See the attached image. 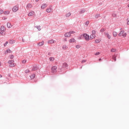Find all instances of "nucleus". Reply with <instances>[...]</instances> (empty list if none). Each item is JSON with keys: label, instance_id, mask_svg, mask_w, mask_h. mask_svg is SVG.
I'll use <instances>...</instances> for the list:
<instances>
[{"label": "nucleus", "instance_id": "obj_44", "mask_svg": "<svg viewBox=\"0 0 129 129\" xmlns=\"http://www.w3.org/2000/svg\"><path fill=\"white\" fill-rule=\"evenodd\" d=\"M2 77H3V76H2V75H0V78H2Z\"/></svg>", "mask_w": 129, "mask_h": 129}, {"label": "nucleus", "instance_id": "obj_12", "mask_svg": "<svg viewBox=\"0 0 129 129\" xmlns=\"http://www.w3.org/2000/svg\"><path fill=\"white\" fill-rule=\"evenodd\" d=\"M76 42V40L74 38H71L69 40V43H75Z\"/></svg>", "mask_w": 129, "mask_h": 129}, {"label": "nucleus", "instance_id": "obj_22", "mask_svg": "<svg viewBox=\"0 0 129 129\" xmlns=\"http://www.w3.org/2000/svg\"><path fill=\"white\" fill-rule=\"evenodd\" d=\"M7 27L10 29V28H12V24L11 23H7Z\"/></svg>", "mask_w": 129, "mask_h": 129}, {"label": "nucleus", "instance_id": "obj_20", "mask_svg": "<svg viewBox=\"0 0 129 129\" xmlns=\"http://www.w3.org/2000/svg\"><path fill=\"white\" fill-rule=\"evenodd\" d=\"M113 37H116L117 36V32L114 31L113 32Z\"/></svg>", "mask_w": 129, "mask_h": 129}, {"label": "nucleus", "instance_id": "obj_15", "mask_svg": "<svg viewBox=\"0 0 129 129\" xmlns=\"http://www.w3.org/2000/svg\"><path fill=\"white\" fill-rule=\"evenodd\" d=\"M71 16V13L70 12H67L66 14V18H68Z\"/></svg>", "mask_w": 129, "mask_h": 129}, {"label": "nucleus", "instance_id": "obj_17", "mask_svg": "<svg viewBox=\"0 0 129 129\" xmlns=\"http://www.w3.org/2000/svg\"><path fill=\"white\" fill-rule=\"evenodd\" d=\"M32 4H28L27 6V9H31V8H32Z\"/></svg>", "mask_w": 129, "mask_h": 129}, {"label": "nucleus", "instance_id": "obj_39", "mask_svg": "<svg viewBox=\"0 0 129 129\" xmlns=\"http://www.w3.org/2000/svg\"><path fill=\"white\" fill-rule=\"evenodd\" d=\"M100 52H96V53H95V55H100Z\"/></svg>", "mask_w": 129, "mask_h": 129}, {"label": "nucleus", "instance_id": "obj_29", "mask_svg": "<svg viewBox=\"0 0 129 129\" xmlns=\"http://www.w3.org/2000/svg\"><path fill=\"white\" fill-rule=\"evenodd\" d=\"M8 53H11V50H10V49L7 50L5 52V54H8Z\"/></svg>", "mask_w": 129, "mask_h": 129}, {"label": "nucleus", "instance_id": "obj_1", "mask_svg": "<svg viewBox=\"0 0 129 129\" xmlns=\"http://www.w3.org/2000/svg\"><path fill=\"white\" fill-rule=\"evenodd\" d=\"M118 36H119V37H126V33L124 32V30H122L118 34Z\"/></svg>", "mask_w": 129, "mask_h": 129}, {"label": "nucleus", "instance_id": "obj_23", "mask_svg": "<svg viewBox=\"0 0 129 129\" xmlns=\"http://www.w3.org/2000/svg\"><path fill=\"white\" fill-rule=\"evenodd\" d=\"M9 43H10V44H15V40H11L9 41Z\"/></svg>", "mask_w": 129, "mask_h": 129}, {"label": "nucleus", "instance_id": "obj_16", "mask_svg": "<svg viewBox=\"0 0 129 129\" xmlns=\"http://www.w3.org/2000/svg\"><path fill=\"white\" fill-rule=\"evenodd\" d=\"M62 49L63 50H67V49H68V46L66 45H63L62 46Z\"/></svg>", "mask_w": 129, "mask_h": 129}, {"label": "nucleus", "instance_id": "obj_24", "mask_svg": "<svg viewBox=\"0 0 129 129\" xmlns=\"http://www.w3.org/2000/svg\"><path fill=\"white\" fill-rule=\"evenodd\" d=\"M36 75L35 74H33V75H31L30 76V78H31V79H34V78H35Z\"/></svg>", "mask_w": 129, "mask_h": 129}, {"label": "nucleus", "instance_id": "obj_31", "mask_svg": "<svg viewBox=\"0 0 129 129\" xmlns=\"http://www.w3.org/2000/svg\"><path fill=\"white\" fill-rule=\"evenodd\" d=\"M115 51H116V49H114V48H112L111 49V52H115Z\"/></svg>", "mask_w": 129, "mask_h": 129}, {"label": "nucleus", "instance_id": "obj_18", "mask_svg": "<svg viewBox=\"0 0 129 129\" xmlns=\"http://www.w3.org/2000/svg\"><path fill=\"white\" fill-rule=\"evenodd\" d=\"M49 60L51 62H52V61H54V60H55V58H54L53 57H50L49 58Z\"/></svg>", "mask_w": 129, "mask_h": 129}, {"label": "nucleus", "instance_id": "obj_4", "mask_svg": "<svg viewBox=\"0 0 129 129\" xmlns=\"http://www.w3.org/2000/svg\"><path fill=\"white\" fill-rule=\"evenodd\" d=\"M6 31V28L4 26H2L0 28V34L4 35V32Z\"/></svg>", "mask_w": 129, "mask_h": 129}, {"label": "nucleus", "instance_id": "obj_34", "mask_svg": "<svg viewBox=\"0 0 129 129\" xmlns=\"http://www.w3.org/2000/svg\"><path fill=\"white\" fill-rule=\"evenodd\" d=\"M4 14V11L0 10V15H3Z\"/></svg>", "mask_w": 129, "mask_h": 129}, {"label": "nucleus", "instance_id": "obj_8", "mask_svg": "<svg viewBox=\"0 0 129 129\" xmlns=\"http://www.w3.org/2000/svg\"><path fill=\"white\" fill-rule=\"evenodd\" d=\"M84 37L85 38L86 41H89V35H87V34H84Z\"/></svg>", "mask_w": 129, "mask_h": 129}, {"label": "nucleus", "instance_id": "obj_14", "mask_svg": "<svg viewBox=\"0 0 129 129\" xmlns=\"http://www.w3.org/2000/svg\"><path fill=\"white\" fill-rule=\"evenodd\" d=\"M95 37H96V36L94 34H91L90 36V40H93V39H94V38H95Z\"/></svg>", "mask_w": 129, "mask_h": 129}, {"label": "nucleus", "instance_id": "obj_33", "mask_svg": "<svg viewBox=\"0 0 129 129\" xmlns=\"http://www.w3.org/2000/svg\"><path fill=\"white\" fill-rule=\"evenodd\" d=\"M25 72L26 73H30V70L27 69V70H26L25 71Z\"/></svg>", "mask_w": 129, "mask_h": 129}, {"label": "nucleus", "instance_id": "obj_3", "mask_svg": "<svg viewBox=\"0 0 129 129\" xmlns=\"http://www.w3.org/2000/svg\"><path fill=\"white\" fill-rule=\"evenodd\" d=\"M8 63L9 64V66L10 67H15L16 66V63H15V61L14 60H9L8 61Z\"/></svg>", "mask_w": 129, "mask_h": 129}, {"label": "nucleus", "instance_id": "obj_30", "mask_svg": "<svg viewBox=\"0 0 129 129\" xmlns=\"http://www.w3.org/2000/svg\"><path fill=\"white\" fill-rule=\"evenodd\" d=\"M92 35H95V34H96V31H95V30H93L92 31Z\"/></svg>", "mask_w": 129, "mask_h": 129}, {"label": "nucleus", "instance_id": "obj_45", "mask_svg": "<svg viewBox=\"0 0 129 129\" xmlns=\"http://www.w3.org/2000/svg\"><path fill=\"white\" fill-rule=\"evenodd\" d=\"M99 61H101V58H100V59H99Z\"/></svg>", "mask_w": 129, "mask_h": 129}, {"label": "nucleus", "instance_id": "obj_21", "mask_svg": "<svg viewBox=\"0 0 129 129\" xmlns=\"http://www.w3.org/2000/svg\"><path fill=\"white\" fill-rule=\"evenodd\" d=\"M38 46H43V45H44V41L38 43Z\"/></svg>", "mask_w": 129, "mask_h": 129}, {"label": "nucleus", "instance_id": "obj_26", "mask_svg": "<svg viewBox=\"0 0 129 129\" xmlns=\"http://www.w3.org/2000/svg\"><path fill=\"white\" fill-rule=\"evenodd\" d=\"M22 64H26V63H27V60L26 59H24L22 61Z\"/></svg>", "mask_w": 129, "mask_h": 129}, {"label": "nucleus", "instance_id": "obj_28", "mask_svg": "<svg viewBox=\"0 0 129 129\" xmlns=\"http://www.w3.org/2000/svg\"><path fill=\"white\" fill-rule=\"evenodd\" d=\"M81 47V45L78 44L76 46V47L77 48V49H79V48H80Z\"/></svg>", "mask_w": 129, "mask_h": 129}, {"label": "nucleus", "instance_id": "obj_2", "mask_svg": "<svg viewBox=\"0 0 129 129\" xmlns=\"http://www.w3.org/2000/svg\"><path fill=\"white\" fill-rule=\"evenodd\" d=\"M71 34H75V32L73 31H71L69 32H67L64 34V37H71Z\"/></svg>", "mask_w": 129, "mask_h": 129}, {"label": "nucleus", "instance_id": "obj_38", "mask_svg": "<svg viewBox=\"0 0 129 129\" xmlns=\"http://www.w3.org/2000/svg\"><path fill=\"white\" fill-rule=\"evenodd\" d=\"M8 44H9V42L7 41V42L4 44V46H7V45H8Z\"/></svg>", "mask_w": 129, "mask_h": 129}, {"label": "nucleus", "instance_id": "obj_41", "mask_svg": "<svg viewBox=\"0 0 129 129\" xmlns=\"http://www.w3.org/2000/svg\"><path fill=\"white\" fill-rule=\"evenodd\" d=\"M2 20H7V18L3 17Z\"/></svg>", "mask_w": 129, "mask_h": 129}, {"label": "nucleus", "instance_id": "obj_25", "mask_svg": "<svg viewBox=\"0 0 129 129\" xmlns=\"http://www.w3.org/2000/svg\"><path fill=\"white\" fill-rule=\"evenodd\" d=\"M4 14L5 15H9L10 14V11H6L4 12Z\"/></svg>", "mask_w": 129, "mask_h": 129}, {"label": "nucleus", "instance_id": "obj_19", "mask_svg": "<svg viewBox=\"0 0 129 129\" xmlns=\"http://www.w3.org/2000/svg\"><path fill=\"white\" fill-rule=\"evenodd\" d=\"M63 67L64 68H68V64L66 63H64L63 64Z\"/></svg>", "mask_w": 129, "mask_h": 129}, {"label": "nucleus", "instance_id": "obj_27", "mask_svg": "<svg viewBox=\"0 0 129 129\" xmlns=\"http://www.w3.org/2000/svg\"><path fill=\"white\" fill-rule=\"evenodd\" d=\"M95 43H100V40H99V39H96L95 40Z\"/></svg>", "mask_w": 129, "mask_h": 129}, {"label": "nucleus", "instance_id": "obj_47", "mask_svg": "<svg viewBox=\"0 0 129 129\" xmlns=\"http://www.w3.org/2000/svg\"><path fill=\"white\" fill-rule=\"evenodd\" d=\"M127 7L129 8V4L127 5Z\"/></svg>", "mask_w": 129, "mask_h": 129}, {"label": "nucleus", "instance_id": "obj_13", "mask_svg": "<svg viewBox=\"0 0 129 129\" xmlns=\"http://www.w3.org/2000/svg\"><path fill=\"white\" fill-rule=\"evenodd\" d=\"M53 10L51 9V8H47L46 10V12L47 13H52Z\"/></svg>", "mask_w": 129, "mask_h": 129}, {"label": "nucleus", "instance_id": "obj_36", "mask_svg": "<svg viewBox=\"0 0 129 129\" xmlns=\"http://www.w3.org/2000/svg\"><path fill=\"white\" fill-rule=\"evenodd\" d=\"M104 31H105V29H101V33H103L104 32Z\"/></svg>", "mask_w": 129, "mask_h": 129}, {"label": "nucleus", "instance_id": "obj_6", "mask_svg": "<svg viewBox=\"0 0 129 129\" xmlns=\"http://www.w3.org/2000/svg\"><path fill=\"white\" fill-rule=\"evenodd\" d=\"M12 11L13 12H14V13H16L18 12V11H19V6H14L12 9Z\"/></svg>", "mask_w": 129, "mask_h": 129}, {"label": "nucleus", "instance_id": "obj_46", "mask_svg": "<svg viewBox=\"0 0 129 129\" xmlns=\"http://www.w3.org/2000/svg\"><path fill=\"white\" fill-rule=\"evenodd\" d=\"M39 0H35V2H38Z\"/></svg>", "mask_w": 129, "mask_h": 129}, {"label": "nucleus", "instance_id": "obj_32", "mask_svg": "<svg viewBox=\"0 0 129 129\" xmlns=\"http://www.w3.org/2000/svg\"><path fill=\"white\" fill-rule=\"evenodd\" d=\"M112 59L114 60V61H116V57L114 55L113 56Z\"/></svg>", "mask_w": 129, "mask_h": 129}, {"label": "nucleus", "instance_id": "obj_5", "mask_svg": "<svg viewBox=\"0 0 129 129\" xmlns=\"http://www.w3.org/2000/svg\"><path fill=\"white\" fill-rule=\"evenodd\" d=\"M56 72H57V67H52L51 68V73H56Z\"/></svg>", "mask_w": 129, "mask_h": 129}, {"label": "nucleus", "instance_id": "obj_10", "mask_svg": "<svg viewBox=\"0 0 129 129\" xmlns=\"http://www.w3.org/2000/svg\"><path fill=\"white\" fill-rule=\"evenodd\" d=\"M105 36L107 37L108 39H110L111 37L110 36V34L108 32H105Z\"/></svg>", "mask_w": 129, "mask_h": 129}, {"label": "nucleus", "instance_id": "obj_40", "mask_svg": "<svg viewBox=\"0 0 129 129\" xmlns=\"http://www.w3.org/2000/svg\"><path fill=\"white\" fill-rule=\"evenodd\" d=\"M13 58H14V55H11L10 56V59H13Z\"/></svg>", "mask_w": 129, "mask_h": 129}, {"label": "nucleus", "instance_id": "obj_7", "mask_svg": "<svg viewBox=\"0 0 129 129\" xmlns=\"http://www.w3.org/2000/svg\"><path fill=\"white\" fill-rule=\"evenodd\" d=\"M47 7H48V4L44 3L41 5V10H45Z\"/></svg>", "mask_w": 129, "mask_h": 129}, {"label": "nucleus", "instance_id": "obj_37", "mask_svg": "<svg viewBox=\"0 0 129 129\" xmlns=\"http://www.w3.org/2000/svg\"><path fill=\"white\" fill-rule=\"evenodd\" d=\"M127 25H129V18L127 19Z\"/></svg>", "mask_w": 129, "mask_h": 129}, {"label": "nucleus", "instance_id": "obj_43", "mask_svg": "<svg viewBox=\"0 0 129 129\" xmlns=\"http://www.w3.org/2000/svg\"><path fill=\"white\" fill-rule=\"evenodd\" d=\"M86 24H89V21H87Z\"/></svg>", "mask_w": 129, "mask_h": 129}, {"label": "nucleus", "instance_id": "obj_9", "mask_svg": "<svg viewBox=\"0 0 129 129\" xmlns=\"http://www.w3.org/2000/svg\"><path fill=\"white\" fill-rule=\"evenodd\" d=\"M34 15H35V12L34 11H31L29 12V14H28V17H32V16H34Z\"/></svg>", "mask_w": 129, "mask_h": 129}, {"label": "nucleus", "instance_id": "obj_42", "mask_svg": "<svg viewBox=\"0 0 129 129\" xmlns=\"http://www.w3.org/2000/svg\"><path fill=\"white\" fill-rule=\"evenodd\" d=\"M85 62H86V60H83V61H82V63Z\"/></svg>", "mask_w": 129, "mask_h": 129}, {"label": "nucleus", "instance_id": "obj_11", "mask_svg": "<svg viewBox=\"0 0 129 129\" xmlns=\"http://www.w3.org/2000/svg\"><path fill=\"white\" fill-rule=\"evenodd\" d=\"M55 43H56V41L53 40V39H51L48 41V44H54Z\"/></svg>", "mask_w": 129, "mask_h": 129}, {"label": "nucleus", "instance_id": "obj_48", "mask_svg": "<svg viewBox=\"0 0 129 129\" xmlns=\"http://www.w3.org/2000/svg\"><path fill=\"white\" fill-rule=\"evenodd\" d=\"M2 65V63L1 62H0V66Z\"/></svg>", "mask_w": 129, "mask_h": 129}, {"label": "nucleus", "instance_id": "obj_35", "mask_svg": "<svg viewBox=\"0 0 129 129\" xmlns=\"http://www.w3.org/2000/svg\"><path fill=\"white\" fill-rule=\"evenodd\" d=\"M37 29H38V31H41V26H37Z\"/></svg>", "mask_w": 129, "mask_h": 129}]
</instances>
